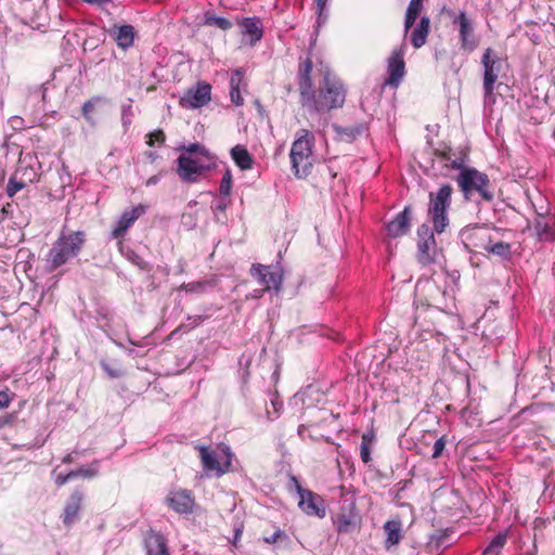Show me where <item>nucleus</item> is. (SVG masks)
<instances>
[{
    "instance_id": "obj_1",
    "label": "nucleus",
    "mask_w": 555,
    "mask_h": 555,
    "mask_svg": "<svg viewBox=\"0 0 555 555\" xmlns=\"http://www.w3.org/2000/svg\"><path fill=\"white\" fill-rule=\"evenodd\" d=\"M346 91L343 83L328 73L325 74L319 91L314 88L309 92V100H300L302 107L309 113H324L339 108L345 103Z\"/></svg>"
},
{
    "instance_id": "obj_2",
    "label": "nucleus",
    "mask_w": 555,
    "mask_h": 555,
    "mask_svg": "<svg viewBox=\"0 0 555 555\" xmlns=\"http://www.w3.org/2000/svg\"><path fill=\"white\" fill-rule=\"evenodd\" d=\"M85 241L86 235L82 231L62 234L53 243L46 257L47 271L53 272L75 258L81 250Z\"/></svg>"
},
{
    "instance_id": "obj_3",
    "label": "nucleus",
    "mask_w": 555,
    "mask_h": 555,
    "mask_svg": "<svg viewBox=\"0 0 555 555\" xmlns=\"http://www.w3.org/2000/svg\"><path fill=\"white\" fill-rule=\"evenodd\" d=\"M313 146L314 135L312 132L307 129L296 132V139L289 153L292 170L296 178L304 179L310 175L313 165Z\"/></svg>"
},
{
    "instance_id": "obj_4",
    "label": "nucleus",
    "mask_w": 555,
    "mask_h": 555,
    "mask_svg": "<svg viewBox=\"0 0 555 555\" xmlns=\"http://www.w3.org/2000/svg\"><path fill=\"white\" fill-rule=\"evenodd\" d=\"M456 182L466 199H470L475 193L486 202H492L494 198L489 177L476 168H463L456 178Z\"/></svg>"
},
{
    "instance_id": "obj_5",
    "label": "nucleus",
    "mask_w": 555,
    "mask_h": 555,
    "mask_svg": "<svg viewBox=\"0 0 555 555\" xmlns=\"http://www.w3.org/2000/svg\"><path fill=\"white\" fill-rule=\"evenodd\" d=\"M453 189L450 184H444L434 193H429V203L427 214L433 222L436 233L441 234L449 225L448 209L451 206V196Z\"/></svg>"
},
{
    "instance_id": "obj_6",
    "label": "nucleus",
    "mask_w": 555,
    "mask_h": 555,
    "mask_svg": "<svg viewBox=\"0 0 555 555\" xmlns=\"http://www.w3.org/2000/svg\"><path fill=\"white\" fill-rule=\"evenodd\" d=\"M198 450L203 468L206 473H212L217 477H220L229 470L232 461V452L228 446L220 447L218 451H214L206 446L199 447Z\"/></svg>"
},
{
    "instance_id": "obj_7",
    "label": "nucleus",
    "mask_w": 555,
    "mask_h": 555,
    "mask_svg": "<svg viewBox=\"0 0 555 555\" xmlns=\"http://www.w3.org/2000/svg\"><path fill=\"white\" fill-rule=\"evenodd\" d=\"M291 483L294 486L298 496V507L308 516L324 518L326 515L325 501L318 493L301 487L295 476H291Z\"/></svg>"
},
{
    "instance_id": "obj_8",
    "label": "nucleus",
    "mask_w": 555,
    "mask_h": 555,
    "mask_svg": "<svg viewBox=\"0 0 555 555\" xmlns=\"http://www.w3.org/2000/svg\"><path fill=\"white\" fill-rule=\"evenodd\" d=\"M481 65L483 68L482 85L485 100L489 101L493 96L494 85L499 78L502 68V60L491 48H487L481 56Z\"/></svg>"
},
{
    "instance_id": "obj_9",
    "label": "nucleus",
    "mask_w": 555,
    "mask_h": 555,
    "mask_svg": "<svg viewBox=\"0 0 555 555\" xmlns=\"http://www.w3.org/2000/svg\"><path fill=\"white\" fill-rule=\"evenodd\" d=\"M434 228L423 223L417 229V260L423 266L435 261L437 243L434 235Z\"/></svg>"
},
{
    "instance_id": "obj_10",
    "label": "nucleus",
    "mask_w": 555,
    "mask_h": 555,
    "mask_svg": "<svg viewBox=\"0 0 555 555\" xmlns=\"http://www.w3.org/2000/svg\"><path fill=\"white\" fill-rule=\"evenodd\" d=\"M211 100V86L199 81L195 87L188 89L180 100L181 106L185 108H199Z\"/></svg>"
},
{
    "instance_id": "obj_11",
    "label": "nucleus",
    "mask_w": 555,
    "mask_h": 555,
    "mask_svg": "<svg viewBox=\"0 0 555 555\" xmlns=\"http://www.w3.org/2000/svg\"><path fill=\"white\" fill-rule=\"evenodd\" d=\"M178 163V175L182 181L196 182L209 166L204 165L198 159L190 155H180L177 159Z\"/></svg>"
},
{
    "instance_id": "obj_12",
    "label": "nucleus",
    "mask_w": 555,
    "mask_h": 555,
    "mask_svg": "<svg viewBox=\"0 0 555 555\" xmlns=\"http://www.w3.org/2000/svg\"><path fill=\"white\" fill-rule=\"evenodd\" d=\"M250 275L258 280L261 285H264L266 289L273 288L276 293L280 292L283 282L281 270L271 271L270 267L256 263L250 268Z\"/></svg>"
},
{
    "instance_id": "obj_13",
    "label": "nucleus",
    "mask_w": 555,
    "mask_h": 555,
    "mask_svg": "<svg viewBox=\"0 0 555 555\" xmlns=\"http://www.w3.org/2000/svg\"><path fill=\"white\" fill-rule=\"evenodd\" d=\"M404 50L403 46L397 48L392 51L391 55L388 57L387 62V72L388 78L386 83L391 87H398L400 81L402 80L405 74V63H404Z\"/></svg>"
},
{
    "instance_id": "obj_14",
    "label": "nucleus",
    "mask_w": 555,
    "mask_h": 555,
    "mask_svg": "<svg viewBox=\"0 0 555 555\" xmlns=\"http://www.w3.org/2000/svg\"><path fill=\"white\" fill-rule=\"evenodd\" d=\"M454 23L459 24L461 48L465 51L473 52L478 47V40L474 35L473 24L465 12H460Z\"/></svg>"
},
{
    "instance_id": "obj_15",
    "label": "nucleus",
    "mask_w": 555,
    "mask_h": 555,
    "mask_svg": "<svg viewBox=\"0 0 555 555\" xmlns=\"http://www.w3.org/2000/svg\"><path fill=\"white\" fill-rule=\"evenodd\" d=\"M146 207L142 204L125 210L116 223V227L112 231V237L118 240L122 237L132 224L145 214Z\"/></svg>"
},
{
    "instance_id": "obj_16",
    "label": "nucleus",
    "mask_w": 555,
    "mask_h": 555,
    "mask_svg": "<svg viewBox=\"0 0 555 555\" xmlns=\"http://www.w3.org/2000/svg\"><path fill=\"white\" fill-rule=\"evenodd\" d=\"M412 219L411 206H405L391 221L386 225L387 233L391 237L405 235L410 231Z\"/></svg>"
},
{
    "instance_id": "obj_17",
    "label": "nucleus",
    "mask_w": 555,
    "mask_h": 555,
    "mask_svg": "<svg viewBox=\"0 0 555 555\" xmlns=\"http://www.w3.org/2000/svg\"><path fill=\"white\" fill-rule=\"evenodd\" d=\"M238 26L242 36L248 38L250 46H255L263 37V25L259 17H244L238 21Z\"/></svg>"
},
{
    "instance_id": "obj_18",
    "label": "nucleus",
    "mask_w": 555,
    "mask_h": 555,
    "mask_svg": "<svg viewBox=\"0 0 555 555\" xmlns=\"http://www.w3.org/2000/svg\"><path fill=\"white\" fill-rule=\"evenodd\" d=\"M83 496H85L83 492L79 489H76L68 498V500L64 506V512L62 515L63 524L66 527H72L73 524L78 519V515L81 509Z\"/></svg>"
},
{
    "instance_id": "obj_19",
    "label": "nucleus",
    "mask_w": 555,
    "mask_h": 555,
    "mask_svg": "<svg viewBox=\"0 0 555 555\" xmlns=\"http://www.w3.org/2000/svg\"><path fill=\"white\" fill-rule=\"evenodd\" d=\"M312 68L313 63L310 57H307L302 63L299 64L297 77L300 100H309V92L314 88L311 79Z\"/></svg>"
},
{
    "instance_id": "obj_20",
    "label": "nucleus",
    "mask_w": 555,
    "mask_h": 555,
    "mask_svg": "<svg viewBox=\"0 0 555 555\" xmlns=\"http://www.w3.org/2000/svg\"><path fill=\"white\" fill-rule=\"evenodd\" d=\"M167 500L169 506L179 514H189L193 511L194 500L189 490L171 492Z\"/></svg>"
},
{
    "instance_id": "obj_21",
    "label": "nucleus",
    "mask_w": 555,
    "mask_h": 555,
    "mask_svg": "<svg viewBox=\"0 0 555 555\" xmlns=\"http://www.w3.org/2000/svg\"><path fill=\"white\" fill-rule=\"evenodd\" d=\"M430 31V18L426 15L422 16L415 28H411L406 38L415 49L422 48Z\"/></svg>"
},
{
    "instance_id": "obj_22",
    "label": "nucleus",
    "mask_w": 555,
    "mask_h": 555,
    "mask_svg": "<svg viewBox=\"0 0 555 555\" xmlns=\"http://www.w3.org/2000/svg\"><path fill=\"white\" fill-rule=\"evenodd\" d=\"M144 544L147 555H169L165 538L157 532H147Z\"/></svg>"
},
{
    "instance_id": "obj_23",
    "label": "nucleus",
    "mask_w": 555,
    "mask_h": 555,
    "mask_svg": "<svg viewBox=\"0 0 555 555\" xmlns=\"http://www.w3.org/2000/svg\"><path fill=\"white\" fill-rule=\"evenodd\" d=\"M533 229L539 241H555V228L550 218L539 216L534 221Z\"/></svg>"
},
{
    "instance_id": "obj_24",
    "label": "nucleus",
    "mask_w": 555,
    "mask_h": 555,
    "mask_svg": "<svg viewBox=\"0 0 555 555\" xmlns=\"http://www.w3.org/2000/svg\"><path fill=\"white\" fill-rule=\"evenodd\" d=\"M424 0H410L404 15L403 37L406 39L409 31L413 28L417 17L423 10Z\"/></svg>"
},
{
    "instance_id": "obj_25",
    "label": "nucleus",
    "mask_w": 555,
    "mask_h": 555,
    "mask_svg": "<svg viewBox=\"0 0 555 555\" xmlns=\"http://www.w3.org/2000/svg\"><path fill=\"white\" fill-rule=\"evenodd\" d=\"M482 248L504 260H508L512 257V245L509 243L495 241L493 235L488 236V243L485 244Z\"/></svg>"
},
{
    "instance_id": "obj_26",
    "label": "nucleus",
    "mask_w": 555,
    "mask_h": 555,
    "mask_svg": "<svg viewBox=\"0 0 555 555\" xmlns=\"http://www.w3.org/2000/svg\"><path fill=\"white\" fill-rule=\"evenodd\" d=\"M114 39L121 49H128L133 44L134 28L131 25H122L114 31Z\"/></svg>"
},
{
    "instance_id": "obj_27",
    "label": "nucleus",
    "mask_w": 555,
    "mask_h": 555,
    "mask_svg": "<svg viewBox=\"0 0 555 555\" xmlns=\"http://www.w3.org/2000/svg\"><path fill=\"white\" fill-rule=\"evenodd\" d=\"M231 156L236 166L242 170H247L253 167V157L245 146L235 145L234 147H232Z\"/></svg>"
},
{
    "instance_id": "obj_28",
    "label": "nucleus",
    "mask_w": 555,
    "mask_h": 555,
    "mask_svg": "<svg viewBox=\"0 0 555 555\" xmlns=\"http://www.w3.org/2000/svg\"><path fill=\"white\" fill-rule=\"evenodd\" d=\"M384 530L387 534L385 547L389 550L401 540V522L399 520H388L384 525Z\"/></svg>"
},
{
    "instance_id": "obj_29",
    "label": "nucleus",
    "mask_w": 555,
    "mask_h": 555,
    "mask_svg": "<svg viewBox=\"0 0 555 555\" xmlns=\"http://www.w3.org/2000/svg\"><path fill=\"white\" fill-rule=\"evenodd\" d=\"M333 127L339 139L346 142H352L364 131L362 125H353L348 127L334 125Z\"/></svg>"
},
{
    "instance_id": "obj_30",
    "label": "nucleus",
    "mask_w": 555,
    "mask_h": 555,
    "mask_svg": "<svg viewBox=\"0 0 555 555\" xmlns=\"http://www.w3.org/2000/svg\"><path fill=\"white\" fill-rule=\"evenodd\" d=\"M203 24L205 26H215L222 30H228L233 27V23L230 20L217 16L209 11L205 13Z\"/></svg>"
},
{
    "instance_id": "obj_31",
    "label": "nucleus",
    "mask_w": 555,
    "mask_h": 555,
    "mask_svg": "<svg viewBox=\"0 0 555 555\" xmlns=\"http://www.w3.org/2000/svg\"><path fill=\"white\" fill-rule=\"evenodd\" d=\"M506 541L507 534L505 532L498 533L485 548L482 555H500Z\"/></svg>"
},
{
    "instance_id": "obj_32",
    "label": "nucleus",
    "mask_w": 555,
    "mask_h": 555,
    "mask_svg": "<svg viewBox=\"0 0 555 555\" xmlns=\"http://www.w3.org/2000/svg\"><path fill=\"white\" fill-rule=\"evenodd\" d=\"M99 461L95 460L90 466H80L77 469L70 470V474H75L76 478H92L98 475Z\"/></svg>"
},
{
    "instance_id": "obj_33",
    "label": "nucleus",
    "mask_w": 555,
    "mask_h": 555,
    "mask_svg": "<svg viewBox=\"0 0 555 555\" xmlns=\"http://www.w3.org/2000/svg\"><path fill=\"white\" fill-rule=\"evenodd\" d=\"M127 259L132 263L134 264L135 267H138L141 271H145V272H149L152 270V264L144 260L140 255H138L135 251L133 250H130L127 253Z\"/></svg>"
},
{
    "instance_id": "obj_34",
    "label": "nucleus",
    "mask_w": 555,
    "mask_h": 555,
    "mask_svg": "<svg viewBox=\"0 0 555 555\" xmlns=\"http://www.w3.org/2000/svg\"><path fill=\"white\" fill-rule=\"evenodd\" d=\"M356 516L352 514H339L336 519V527L338 532H348L350 527L354 524Z\"/></svg>"
},
{
    "instance_id": "obj_35",
    "label": "nucleus",
    "mask_w": 555,
    "mask_h": 555,
    "mask_svg": "<svg viewBox=\"0 0 555 555\" xmlns=\"http://www.w3.org/2000/svg\"><path fill=\"white\" fill-rule=\"evenodd\" d=\"M133 116H134V113H133L132 105L131 104H122L121 105V124H122L125 132L129 129V127L132 122Z\"/></svg>"
},
{
    "instance_id": "obj_36",
    "label": "nucleus",
    "mask_w": 555,
    "mask_h": 555,
    "mask_svg": "<svg viewBox=\"0 0 555 555\" xmlns=\"http://www.w3.org/2000/svg\"><path fill=\"white\" fill-rule=\"evenodd\" d=\"M231 189H232V175H231V171L228 169L221 179L220 186H219V193L223 197H228L231 193Z\"/></svg>"
},
{
    "instance_id": "obj_37",
    "label": "nucleus",
    "mask_w": 555,
    "mask_h": 555,
    "mask_svg": "<svg viewBox=\"0 0 555 555\" xmlns=\"http://www.w3.org/2000/svg\"><path fill=\"white\" fill-rule=\"evenodd\" d=\"M208 285L207 281H195L190 283H183L181 288L186 293H203Z\"/></svg>"
},
{
    "instance_id": "obj_38",
    "label": "nucleus",
    "mask_w": 555,
    "mask_h": 555,
    "mask_svg": "<svg viewBox=\"0 0 555 555\" xmlns=\"http://www.w3.org/2000/svg\"><path fill=\"white\" fill-rule=\"evenodd\" d=\"M24 181H18L14 177H11L7 184V195L13 197L18 191L25 188Z\"/></svg>"
},
{
    "instance_id": "obj_39",
    "label": "nucleus",
    "mask_w": 555,
    "mask_h": 555,
    "mask_svg": "<svg viewBox=\"0 0 555 555\" xmlns=\"http://www.w3.org/2000/svg\"><path fill=\"white\" fill-rule=\"evenodd\" d=\"M183 151L188 152V153H197L202 156H205L207 158H210V153L208 152V150L199 144V143H191L189 144L188 146H183L182 147Z\"/></svg>"
},
{
    "instance_id": "obj_40",
    "label": "nucleus",
    "mask_w": 555,
    "mask_h": 555,
    "mask_svg": "<svg viewBox=\"0 0 555 555\" xmlns=\"http://www.w3.org/2000/svg\"><path fill=\"white\" fill-rule=\"evenodd\" d=\"M243 76L244 73L242 68L234 69L230 78V89H240Z\"/></svg>"
},
{
    "instance_id": "obj_41",
    "label": "nucleus",
    "mask_w": 555,
    "mask_h": 555,
    "mask_svg": "<svg viewBox=\"0 0 555 555\" xmlns=\"http://www.w3.org/2000/svg\"><path fill=\"white\" fill-rule=\"evenodd\" d=\"M147 138H149V140L146 141V143L150 146H153L155 142L163 144L166 140V135H165L164 131L160 129L153 131L152 133H150L147 135Z\"/></svg>"
},
{
    "instance_id": "obj_42",
    "label": "nucleus",
    "mask_w": 555,
    "mask_h": 555,
    "mask_svg": "<svg viewBox=\"0 0 555 555\" xmlns=\"http://www.w3.org/2000/svg\"><path fill=\"white\" fill-rule=\"evenodd\" d=\"M446 447V437L442 436L439 439H437L433 447V459H438L442 455V452Z\"/></svg>"
},
{
    "instance_id": "obj_43",
    "label": "nucleus",
    "mask_w": 555,
    "mask_h": 555,
    "mask_svg": "<svg viewBox=\"0 0 555 555\" xmlns=\"http://www.w3.org/2000/svg\"><path fill=\"white\" fill-rule=\"evenodd\" d=\"M317 4V12H318V24L324 23L326 21V15H323L325 9H326V2L327 0H314Z\"/></svg>"
},
{
    "instance_id": "obj_44",
    "label": "nucleus",
    "mask_w": 555,
    "mask_h": 555,
    "mask_svg": "<svg viewBox=\"0 0 555 555\" xmlns=\"http://www.w3.org/2000/svg\"><path fill=\"white\" fill-rule=\"evenodd\" d=\"M101 366L102 369L104 370V372L112 378H118V377H121L124 372L116 367V369H113L111 367V365L106 362H101Z\"/></svg>"
},
{
    "instance_id": "obj_45",
    "label": "nucleus",
    "mask_w": 555,
    "mask_h": 555,
    "mask_svg": "<svg viewBox=\"0 0 555 555\" xmlns=\"http://www.w3.org/2000/svg\"><path fill=\"white\" fill-rule=\"evenodd\" d=\"M282 538H285V539H286V538H287V535H286V533H285L283 530L278 529V530H275V532H274L272 535H270V537H264V538H263V541H264L266 543H268V544H273V543H276V542H278L280 539H282Z\"/></svg>"
},
{
    "instance_id": "obj_46",
    "label": "nucleus",
    "mask_w": 555,
    "mask_h": 555,
    "mask_svg": "<svg viewBox=\"0 0 555 555\" xmlns=\"http://www.w3.org/2000/svg\"><path fill=\"white\" fill-rule=\"evenodd\" d=\"M360 455H361V460L366 464V463H370L372 461V457H371V447H367L366 446V442H361V446H360Z\"/></svg>"
},
{
    "instance_id": "obj_47",
    "label": "nucleus",
    "mask_w": 555,
    "mask_h": 555,
    "mask_svg": "<svg viewBox=\"0 0 555 555\" xmlns=\"http://www.w3.org/2000/svg\"><path fill=\"white\" fill-rule=\"evenodd\" d=\"M75 479V474H70L67 473V474H59L56 477H55V483L59 486V487H62L64 486L65 483H67L68 481L70 480H74Z\"/></svg>"
},
{
    "instance_id": "obj_48",
    "label": "nucleus",
    "mask_w": 555,
    "mask_h": 555,
    "mask_svg": "<svg viewBox=\"0 0 555 555\" xmlns=\"http://www.w3.org/2000/svg\"><path fill=\"white\" fill-rule=\"evenodd\" d=\"M230 96L233 104L236 106H241L244 103V100L241 95L240 89H230Z\"/></svg>"
},
{
    "instance_id": "obj_49",
    "label": "nucleus",
    "mask_w": 555,
    "mask_h": 555,
    "mask_svg": "<svg viewBox=\"0 0 555 555\" xmlns=\"http://www.w3.org/2000/svg\"><path fill=\"white\" fill-rule=\"evenodd\" d=\"M11 403V397L7 391H0V409H5Z\"/></svg>"
},
{
    "instance_id": "obj_50",
    "label": "nucleus",
    "mask_w": 555,
    "mask_h": 555,
    "mask_svg": "<svg viewBox=\"0 0 555 555\" xmlns=\"http://www.w3.org/2000/svg\"><path fill=\"white\" fill-rule=\"evenodd\" d=\"M94 109V104L91 101H87L82 105V114L86 118L89 117V114Z\"/></svg>"
},
{
    "instance_id": "obj_51",
    "label": "nucleus",
    "mask_w": 555,
    "mask_h": 555,
    "mask_svg": "<svg viewBox=\"0 0 555 555\" xmlns=\"http://www.w3.org/2000/svg\"><path fill=\"white\" fill-rule=\"evenodd\" d=\"M82 1L88 4H91V5L102 7L106 3L112 2L113 0H82Z\"/></svg>"
},
{
    "instance_id": "obj_52",
    "label": "nucleus",
    "mask_w": 555,
    "mask_h": 555,
    "mask_svg": "<svg viewBox=\"0 0 555 555\" xmlns=\"http://www.w3.org/2000/svg\"><path fill=\"white\" fill-rule=\"evenodd\" d=\"M159 180H160V176L154 175L146 180L145 185L146 186L155 185L159 182Z\"/></svg>"
},
{
    "instance_id": "obj_53",
    "label": "nucleus",
    "mask_w": 555,
    "mask_h": 555,
    "mask_svg": "<svg viewBox=\"0 0 555 555\" xmlns=\"http://www.w3.org/2000/svg\"><path fill=\"white\" fill-rule=\"evenodd\" d=\"M228 204H229V201H225V199H220L217 204H216V210H219V211H224L228 207Z\"/></svg>"
},
{
    "instance_id": "obj_54",
    "label": "nucleus",
    "mask_w": 555,
    "mask_h": 555,
    "mask_svg": "<svg viewBox=\"0 0 555 555\" xmlns=\"http://www.w3.org/2000/svg\"><path fill=\"white\" fill-rule=\"evenodd\" d=\"M373 440H374V436L373 435L364 434L362 436V441L361 442H366V446L371 447L372 443H373Z\"/></svg>"
},
{
    "instance_id": "obj_55",
    "label": "nucleus",
    "mask_w": 555,
    "mask_h": 555,
    "mask_svg": "<svg viewBox=\"0 0 555 555\" xmlns=\"http://www.w3.org/2000/svg\"><path fill=\"white\" fill-rule=\"evenodd\" d=\"M243 533L242 528H236L233 537V544L236 545L237 541L241 539Z\"/></svg>"
},
{
    "instance_id": "obj_56",
    "label": "nucleus",
    "mask_w": 555,
    "mask_h": 555,
    "mask_svg": "<svg viewBox=\"0 0 555 555\" xmlns=\"http://www.w3.org/2000/svg\"><path fill=\"white\" fill-rule=\"evenodd\" d=\"M271 404L276 413H279L280 409L282 408V402H280L278 399H272Z\"/></svg>"
},
{
    "instance_id": "obj_57",
    "label": "nucleus",
    "mask_w": 555,
    "mask_h": 555,
    "mask_svg": "<svg viewBox=\"0 0 555 555\" xmlns=\"http://www.w3.org/2000/svg\"><path fill=\"white\" fill-rule=\"evenodd\" d=\"M74 461H75L74 453H68V454H66V455L63 457V460H62V462H63L64 464H69V463H73Z\"/></svg>"
},
{
    "instance_id": "obj_58",
    "label": "nucleus",
    "mask_w": 555,
    "mask_h": 555,
    "mask_svg": "<svg viewBox=\"0 0 555 555\" xmlns=\"http://www.w3.org/2000/svg\"><path fill=\"white\" fill-rule=\"evenodd\" d=\"M451 167L454 169H460V171L464 168L460 159L452 160Z\"/></svg>"
},
{
    "instance_id": "obj_59",
    "label": "nucleus",
    "mask_w": 555,
    "mask_h": 555,
    "mask_svg": "<svg viewBox=\"0 0 555 555\" xmlns=\"http://www.w3.org/2000/svg\"><path fill=\"white\" fill-rule=\"evenodd\" d=\"M145 155L151 162H155L158 158V155L154 152H146Z\"/></svg>"
},
{
    "instance_id": "obj_60",
    "label": "nucleus",
    "mask_w": 555,
    "mask_h": 555,
    "mask_svg": "<svg viewBox=\"0 0 555 555\" xmlns=\"http://www.w3.org/2000/svg\"><path fill=\"white\" fill-rule=\"evenodd\" d=\"M327 171H328V175L332 177V178H335L337 172L334 171L331 167H327Z\"/></svg>"
},
{
    "instance_id": "obj_61",
    "label": "nucleus",
    "mask_w": 555,
    "mask_h": 555,
    "mask_svg": "<svg viewBox=\"0 0 555 555\" xmlns=\"http://www.w3.org/2000/svg\"><path fill=\"white\" fill-rule=\"evenodd\" d=\"M262 295V291H256L254 297H260Z\"/></svg>"
},
{
    "instance_id": "obj_62",
    "label": "nucleus",
    "mask_w": 555,
    "mask_h": 555,
    "mask_svg": "<svg viewBox=\"0 0 555 555\" xmlns=\"http://www.w3.org/2000/svg\"><path fill=\"white\" fill-rule=\"evenodd\" d=\"M443 158L449 159L446 153H443Z\"/></svg>"
}]
</instances>
